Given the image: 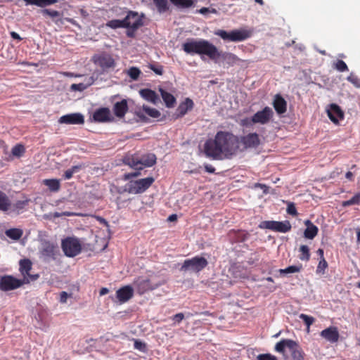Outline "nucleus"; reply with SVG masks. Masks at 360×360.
Wrapping results in <instances>:
<instances>
[{"mask_svg":"<svg viewBox=\"0 0 360 360\" xmlns=\"http://www.w3.org/2000/svg\"><path fill=\"white\" fill-rule=\"evenodd\" d=\"M193 101L191 98H186L185 101L181 103L176 108V117L178 118L184 116L188 112V111H190L193 109Z\"/></svg>","mask_w":360,"mask_h":360,"instance_id":"24","label":"nucleus"},{"mask_svg":"<svg viewBox=\"0 0 360 360\" xmlns=\"http://www.w3.org/2000/svg\"><path fill=\"white\" fill-rule=\"evenodd\" d=\"M41 13L43 16H49L52 21L58 26L64 25V20L61 18L63 14L58 11L44 8L41 11Z\"/></svg>","mask_w":360,"mask_h":360,"instance_id":"23","label":"nucleus"},{"mask_svg":"<svg viewBox=\"0 0 360 360\" xmlns=\"http://www.w3.org/2000/svg\"><path fill=\"white\" fill-rule=\"evenodd\" d=\"M327 114L329 119L336 124L339 123L340 120L344 119V112L335 103H332L329 105V108L327 109Z\"/></svg>","mask_w":360,"mask_h":360,"instance_id":"19","label":"nucleus"},{"mask_svg":"<svg viewBox=\"0 0 360 360\" xmlns=\"http://www.w3.org/2000/svg\"><path fill=\"white\" fill-rule=\"evenodd\" d=\"M257 360H278V359L271 354H261L257 356Z\"/></svg>","mask_w":360,"mask_h":360,"instance_id":"51","label":"nucleus"},{"mask_svg":"<svg viewBox=\"0 0 360 360\" xmlns=\"http://www.w3.org/2000/svg\"><path fill=\"white\" fill-rule=\"evenodd\" d=\"M153 3L160 13H164L169 10L167 0H153Z\"/></svg>","mask_w":360,"mask_h":360,"instance_id":"34","label":"nucleus"},{"mask_svg":"<svg viewBox=\"0 0 360 360\" xmlns=\"http://www.w3.org/2000/svg\"><path fill=\"white\" fill-rule=\"evenodd\" d=\"M302 268V265H299V266L292 265V266H289L285 269H280L279 272L281 274H293V273L300 272L301 271Z\"/></svg>","mask_w":360,"mask_h":360,"instance_id":"42","label":"nucleus"},{"mask_svg":"<svg viewBox=\"0 0 360 360\" xmlns=\"http://www.w3.org/2000/svg\"><path fill=\"white\" fill-rule=\"evenodd\" d=\"M182 49L187 54L200 55L202 59H203V56H207L215 64L224 68L233 66L239 60L235 54L220 51L215 45L202 39H188L182 44Z\"/></svg>","mask_w":360,"mask_h":360,"instance_id":"1","label":"nucleus"},{"mask_svg":"<svg viewBox=\"0 0 360 360\" xmlns=\"http://www.w3.org/2000/svg\"><path fill=\"white\" fill-rule=\"evenodd\" d=\"M143 111L153 118H158L160 116V112L155 108H150L147 105H143Z\"/></svg>","mask_w":360,"mask_h":360,"instance_id":"40","label":"nucleus"},{"mask_svg":"<svg viewBox=\"0 0 360 360\" xmlns=\"http://www.w3.org/2000/svg\"><path fill=\"white\" fill-rule=\"evenodd\" d=\"M134 349H136L140 352H147L146 344L140 340H134Z\"/></svg>","mask_w":360,"mask_h":360,"instance_id":"46","label":"nucleus"},{"mask_svg":"<svg viewBox=\"0 0 360 360\" xmlns=\"http://www.w3.org/2000/svg\"><path fill=\"white\" fill-rule=\"evenodd\" d=\"M321 336L331 343H334L339 340V332L336 327H329L321 332Z\"/></svg>","mask_w":360,"mask_h":360,"instance_id":"21","label":"nucleus"},{"mask_svg":"<svg viewBox=\"0 0 360 360\" xmlns=\"http://www.w3.org/2000/svg\"><path fill=\"white\" fill-rule=\"evenodd\" d=\"M140 96L146 101L152 103L154 105L160 102V98L155 91L150 89H143L139 91Z\"/></svg>","mask_w":360,"mask_h":360,"instance_id":"25","label":"nucleus"},{"mask_svg":"<svg viewBox=\"0 0 360 360\" xmlns=\"http://www.w3.org/2000/svg\"><path fill=\"white\" fill-rule=\"evenodd\" d=\"M328 267V262L325 259V258H321L319 262L317 269H316V273L317 274H324V271Z\"/></svg>","mask_w":360,"mask_h":360,"instance_id":"48","label":"nucleus"},{"mask_svg":"<svg viewBox=\"0 0 360 360\" xmlns=\"http://www.w3.org/2000/svg\"><path fill=\"white\" fill-rule=\"evenodd\" d=\"M11 36L14 39H18V40H21L22 39V38L20 37V35L17 32H11Z\"/></svg>","mask_w":360,"mask_h":360,"instance_id":"61","label":"nucleus"},{"mask_svg":"<svg viewBox=\"0 0 360 360\" xmlns=\"http://www.w3.org/2000/svg\"><path fill=\"white\" fill-rule=\"evenodd\" d=\"M184 319L183 313H178L173 316V321L175 323H179Z\"/></svg>","mask_w":360,"mask_h":360,"instance_id":"54","label":"nucleus"},{"mask_svg":"<svg viewBox=\"0 0 360 360\" xmlns=\"http://www.w3.org/2000/svg\"><path fill=\"white\" fill-rule=\"evenodd\" d=\"M163 280L156 281L154 278L149 279L139 278L136 281V285L139 294H143L148 290H153L163 285Z\"/></svg>","mask_w":360,"mask_h":360,"instance_id":"12","label":"nucleus"},{"mask_svg":"<svg viewBox=\"0 0 360 360\" xmlns=\"http://www.w3.org/2000/svg\"><path fill=\"white\" fill-rule=\"evenodd\" d=\"M32 269V262L28 259H21L20 261V271L23 276V281L25 283L34 281L39 278L38 274H30V271Z\"/></svg>","mask_w":360,"mask_h":360,"instance_id":"16","label":"nucleus"},{"mask_svg":"<svg viewBox=\"0 0 360 360\" xmlns=\"http://www.w3.org/2000/svg\"><path fill=\"white\" fill-rule=\"evenodd\" d=\"M125 20L123 19H114L109 20L106 22V26L111 29H117V28H125L127 24H125Z\"/></svg>","mask_w":360,"mask_h":360,"instance_id":"33","label":"nucleus"},{"mask_svg":"<svg viewBox=\"0 0 360 360\" xmlns=\"http://www.w3.org/2000/svg\"><path fill=\"white\" fill-rule=\"evenodd\" d=\"M177 219V215L175 214H172L171 215L169 216L167 220L169 221H174Z\"/></svg>","mask_w":360,"mask_h":360,"instance_id":"62","label":"nucleus"},{"mask_svg":"<svg viewBox=\"0 0 360 360\" xmlns=\"http://www.w3.org/2000/svg\"><path fill=\"white\" fill-rule=\"evenodd\" d=\"M274 112L270 107H265L263 110L257 112L251 119L252 123L265 124L269 122L273 117Z\"/></svg>","mask_w":360,"mask_h":360,"instance_id":"17","label":"nucleus"},{"mask_svg":"<svg viewBox=\"0 0 360 360\" xmlns=\"http://www.w3.org/2000/svg\"><path fill=\"white\" fill-rule=\"evenodd\" d=\"M299 318L304 322L305 325L307 327V330L309 331V327L311 325L313 324V323L315 321V319L312 316H308L304 314H300L299 315Z\"/></svg>","mask_w":360,"mask_h":360,"instance_id":"45","label":"nucleus"},{"mask_svg":"<svg viewBox=\"0 0 360 360\" xmlns=\"http://www.w3.org/2000/svg\"><path fill=\"white\" fill-rule=\"evenodd\" d=\"M134 295V290L130 285H125L116 291V297L120 303L129 300Z\"/></svg>","mask_w":360,"mask_h":360,"instance_id":"20","label":"nucleus"},{"mask_svg":"<svg viewBox=\"0 0 360 360\" xmlns=\"http://www.w3.org/2000/svg\"><path fill=\"white\" fill-rule=\"evenodd\" d=\"M273 106L276 112L281 115L286 112L287 102L280 94H276L273 101Z\"/></svg>","mask_w":360,"mask_h":360,"instance_id":"26","label":"nucleus"},{"mask_svg":"<svg viewBox=\"0 0 360 360\" xmlns=\"http://www.w3.org/2000/svg\"><path fill=\"white\" fill-rule=\"evenodd\" d=\"M287 212H288V214H289L292 216L297 215V212L296 207L295 206V204L293 202H289L288 204Z\"/></svg>","mask_w":360,"mask_h":360,"instance_id":"52","label":"nucleus"},{"mask_svg":"<svg viewBox=\"0 0 360 360\" xmlns=\"http://www.w3.org/2000/svg\"><path fill=\"white\" fill-rule=\"evenodd\" d=\"M26 5H35L39 7H46L58 2V0H23Z\"/></svg>","mask_w":360,"mask_h":360,"instance_id":"30","label":"nucleus"},{"mask_svg":"<svg viewBox=\"0 0 360 360\" xmlns=\"http://www.w3.org/2000/svg\"><path fill=\"white\" fill-rule=\"evenodd\" d=\"M25 151V147L22 144H17L12 148L11 155L14 157H21Z\"/></svg>","mask_w":360,"mask_h":360,"instance_id":"41","label":"nucleus"},{"mask_svg":"<svg viewBox=\"0 0 360 360\" xmlns=\"http://www.w3.org/2000/svg\"><path fill=\"white\" fill-rule=\"evenodd\" d=\"M73 215V213H71V212H54L53 214H52V216L54 217V218H58L60 217H62V216H72Z\"/></svg>","mask_w":360,"mask_h":360,"instance_id":"55","label":"nucleus"},{"mask_svg":"<svg viewBox=\"0 0 360 360\" xmlns=\"http://www.w3.org/2000/svg\"><path fill=\"white\" fill-rule=\"evenodd\" d=\"M25 282L22 280L6 275L0 278V290L2 291L12 290L20 287Z\"/></svg>","mask_w":360,"mask_h":360,"instance_id":"13","label":"nucleus"},{"mask_svg":"<svg viewBox=\"0 0 360 360\" xmlns=\"http://www.w3.org/2000/svg\"><path fill=\"white\" fill-rule=\"evenodd\" d=\"M127 74L132 80L136 81L140 77L141 72L136 67H131L129 70H127Z\"/></svg>","mask_w":360,"mask_h":360,"instance_id":"39","label":"nucleus"},{"mask_svg":"<svg viewBox=\"0 0 360 360\" xmlns=\"http://www.w3.org/2000/svg\"><path fill=\"white\" fill-rule=\"evenodd\" d=\"M109 292V290L107 288H102L100 290V295H105Z\"/></svg>","mask_w":360,"mask_h":360,"instance_id":"63","label":"nucleus"},{"mask_svg":"<svg viewBox=\"0 0 360 360\" xmlns=\"http://www.w3.org/2000/svg\"><path fill=\"white\" fill-rule=\"evenodd\" d=\"M210 11V9L206 7H202L199 10V13L201 14H206Z\"/></svg>","mask_w":360,"mask_h":360,"instance_id":"64","label":"nucleus"},{"mask_svg":"<svg viewBox=\"0 0 360 360\" xmlns=\"http://www.w3.org/2000/svg\"><path fill=\"white\" fill-rule=\"evenodd\" d=\"M148 68L158 75H162L163 74V67L161 65L149 64Z\"/></svg>","mask_w":360,"mask_h":360,"instance_id":"50","label":"nucleus"},{"mask_svg":"<svg viewBox=\"0 0 360 360\" xmlns=\"http://www.w3.org/2000/svg\"><path fill=\"white\" fill-rule=\"evenodd\" d=\"M141 174L140 170H136L134 172L126 173L124 174V180H130L133 177H136Z\"/></svg>","mask_w":360,"mask_h":360,"instance_id":"53","label":"nucleus"},{"mask_svg":"<svg viewBox=\"0 0 360 360\" xmlns=\"http://www.w3.org/2000/svg\"><path fill=\"white\" fill-rule=\"evenodd\" d=\"M68 297H69V295L66 292H65V291L61 292L60 294V302L65 303L67 302Z\"/></svg>","mask_w":360,"mask_h":360,"instance_id":"57","label":"nucleus"},{"mask_svg":"<svg viewBox=\"0 0 360 360\" xmlns=\"http://www.w3.org/2000/svg\"><path fill=\"white\" fill-rule=\"evenodd\" d=\"M93 120L96 122H105L110 121V111L108 108H101L93 114Z\"/></svg>","mask_w":360,"mask_h":360,"instance_id":"22","label":"nucleus"},{"mask_svg":"<svg viewBox=\"0 0 360 360\" xmlns=\"http://www.w3.org/2000/svg\"><path fill=\"white\" fill-rule=\"evenodd\" d=\"M347 81L351 82L355 87L360 88V79L353 73H351L347 77Z\"/></svg>","mask_w":360,"mask_h":360,"instance_id":"49","label":"nucleus"},{"mask_svg":"<svg viewBox=\"0 0 360 360\" xmlns=\"http://www.w3.org/2000/svg\"><path fill=\"white\" fill-rule=\"evenodd\" d=\"M334 68L339 72H345L348 70L347 64L342 60H338L334 63Z\"/></svg>","mask_w":360,"mask_h":360,"instance_id":"47","label":"nucleus"},{"mask_svg":"<svg viewBox=\"0 0 360 360\" xmlns=\"http://www.w3.org/2000/svg\"><path fill=\"white\" fill-rule=\"evenodd\" d=\"M43 183L52 192H57L60 187V180L56 179H44Z\"/></svg>","mask_w":360,"mask_h":360,"instance_id":"31","label":"nucleus"},{"mask_svg":"<svg viewBox=\"0 0 360 360\" xmlns=\"http://www.w3.org/2000/svg\"><path fill=\"white\" fill-rule=\"evenodd\" d=\"M208 264L207 259L203 257L195 256L191 259H185L180 268L183 273L198 274Z\"/></svg>","mask_w":360,"mask_h":360,"instance_id":"7","label":"nucleus"},{"mask_svg":"<svg viewBox=\"0 0 360 360\" xmlns=\"http://www.w3.org/2000/svg\"><path fill=\"white\" fill-rule=\"evenodd\" d=\"M97 220L101 224L105 226L106 227H109L108 222L101 217H96Z\"/></svg>","mask_w":360,"mask_h":360,"instance_id":"60","label":"nucleus"},{"mask_svg":"<svg viewBox=\"0 0 360 360\" xmlns=\"http://www.w3.org/2000/svg\"><path fill=\"white\" fill-rule=\"evenodd\" d=\"M82 168V165L72 166L70 169H67L64 174L63 177L65 179H70L72 177L73 174L79 172Z\"/></svg>","mask_w":360,"mask_h":360,"instance_id":"37","label":"nucleus"},{"mask_svg":"<svg viewBox=\"0 0 360 360\" xmlns=\"http://www.w3.org/2000/svg\"><path fill=\"white\" fill-rule=\"evenodd\" d=\"M57 251V246L54 243L49 240L42 241L40 252L46 262L55 260Z\"/></svg>","mask_w":360,"mask_h":360,"instance_id":"15","label":"nucleus"},{"mask_svg":"<svg viewBox=\"0 0 360 360\" xmlns=\"http://www.w3.org/2000/svg\"><path fill=\"white\" fill-rule=\"evenodd\" d=\"M170 1L179 8H187L193 5V0H170Z\"/></svg>","mask_w":360,"mask_h":360,"instance_id":"36","label":"nucleus"},{"mask_svg":"<svg viewBox=\"0 0 360 360\" xmlns=\"http://www.w3.org/2000/svg\"><path fill=\"white\" fill-rule=\"evenodd\" d=\"M276 352L283 354L288 359V354H290L291 360H304L303 352L298 343L290 339H282L275 345Z\"/></svg>","mask_w":360,"mask_h":360,"instance_id":"3","label":"nucleus"},{"mask_svg":"<svg viewBox=\"0 0 360 360\" xmlns=\"http://www.w3.org/2000/svg\"><path fill=\"white\" fill-rule=\"evenodd\" d=\"M122 14H126L124 17V20H126L125 28L127 29L126 35L128 37L134 38L135 37V33L138 29L143 25V19L144 18V14L141 13V15L134 11H129L126 8L122 11Z\"/></svg>","mask_w":360,"mask_h":360,"instance_id":"4","label":"nucleus"},{"mask_svg":"<svg viewBox=\"0 0 360 360\" xmlns=\"http://www.w3.org/2000/svg\"><path fill=\"white\" fill-rule=\"evenodd\" d=\"M238 136L227 131H218L214 139L207 140L204 146L207 157L214 160L231 158L238 153Z\"/></svg>","mask_w":360,"mask_h":360,"instance_id":"2","label":"nucleus"},{"mask_svg":"<svg viewBox=\"0 0 360 360\" xmlns=\"http://www.w3.org/2000/svg\"><path fill=\"white\" fill-rule=\"evenodd\" d=\"M360 203V194L354 195L351 199L343 201L342 205L343 207H347L352 205H359Z\"/></svg>","mask_w":360,"mask_h":360,"instance_id":"44","label":"nucleus"},{"mask_svg":"<svg viewBox=\"0 0 360 360\" xmlns=\"http://www.w3.org/2000/svg\"><path fill=\"white\" fill-rule=\"evenodd\" d=\"M5 233L8 238L15 240L20 239L22 235V231L19 229H10Z\"/></svg>","mask_w":360,"mask_h":360,"instance_id":"35","label":"nucleus"},{"mask_svg":"<svg viewBox=\"0 0 360 360\" xmlns=\"http://www.w3.org/2000/svg\"><path fill=\"white\" fill-rule=\"evenodd\" d=\"M301 255L300 259L302 261H308L310 258L309 248L306 245H302L300 248Z\"/></svg>","mask_w":360,"mask_h":360,"instance_id":"43","label":"nucleus"},{"mask_svg":"<svg viewBox=\"0 0 360 360\" xmlns=\"http://www.w3.org/2000/svg\"><path fill=\"white\" fill-rule=\"evenodd\" d=\"M205 169L207 172L208 173H210V174H213L215 172V169L213 166H212L211 165H205Z\"/></svg>","mask_w":360,"mask_h":360,"instance_id":"58","label":"nucleus"},{"mask_svg":"<svg viewBox=\"0 0 360 360\" xmlns=\"http://www.w3.org/2000/svg\"><path fill=\"white\" fill-rule=\"evenodd\" d=\"M128 110L127 101L122 99L121 101L117 102L114 104L113 112L116 117H123Z\"/></svg>","mask_w":360,"mask_h":360,"instance_id":"27","label":"nucleus"},{"mask_svg":"<svg viewBox=\"0 0 360 360\" xmlns=\"http://www.w3.org/2000/svg\"><path fill=\"white\" fill-rule=\"evenodd\" d=\"M214 34L220 37L224 41L237 42L247 39L250 37L251 33L244 29L233 30L230 32L224 30H217L214 32Z\"/></svg>","mask_w":360,"mask_h":360,"instance_id":"8","label":"nucleus"},{"mask_svg":"<svg viewBox=\"0 0 360 360\" xmlns=\"http://www.w3.org/2000/svg\"><path fill=\"white\" fill-rule=\"evenodd\" d=\"M156 156L153 153H147L141 157L131 156L124 159L125 165L135 170H142L145 167H150L156 163Z\"/></svg>","mask_w":360,"mask_h":360,"instance_id":"5","label":"nucleus"},{"mask_svg":"<svg viewBox=\"0 0 360 360\" xmlns=\"http://www.w3.org/2000/svg\"><path fill=\"white\" fill-rule=\"evenodd\" d=\"M63 20H64V22L66 21V22H68L71 24H72L73 25H75L77 26L79 30L82 29V27L79 24H78L76 20H75L73 18H63Z\"/></svg>","mask_w":360,"mask_h":360,"instance_id":"56","label":"nucleus"},{"mask_svg":"<svg viewBox=\"0 0 360 360\" xmlns=\"http://www.w3.org/2000/svg\"><path fill=\"white\" fill-rule=\"evenodd\" d=\"M260 228L278 231L280 233H287L291 229V224L289 221H264L260 225Z\"/></svg>","mask_w":360,"mask_h":360,"instance_id":"11","label":"nucleus"},{"mask_svg":"<svg viewBox=\"0 0 360 360\" xmlns=\"http://www.w3.org/2000/svg\"><path fill=\"white\" fill-rule=\"evenodd\" d=\"M11 201L5 193L0 191V210L7 211L10 209Z\"/></svg>","mask_w":360,"mask_h":360,"instance_id":"32","label":"nucleus"},{"mask_svg":"<svg viewBox=\"0 0 360 360\" xmlns=\"http://www.w3.org/2000/svg\"><path fill=\"white\" fill-rule=\"evenodd\" d=\"M153 177H147L139 180H130L123 188L119 190V193L127 192L131 194H138L145 192L154 182Z\"/></svg>","mask_w":360,"mask_h":360,"instance_id":"6","label":"nucleus"},{"mask_svg":"<svg viewBox=\"0 0 360 360\" xmlns=\"http://www.w3.org/2000/svg\"><path fill=\"white\" fill-rule=\"evenodd\" d=\"M255 187H259L261 188L262 190H263V193H268L269 191H268V189H269V187L266 186V185L264 184H255Z\"/></svg>","mask_w":360,"mask_h":360,"instance_id":"59","label":"nucleus"},{"mask_svg":"<svg viewBox=\"0 0 360 360\" xmlns=\"http://www.w3.org/2000/svg\"><path fill=\"white\" fill-rule=\"evenodd\" d=\"M260 143L259 135L255 132L241 136L238 137V146H240L238 153L243 152L250 148H257Z\"/></svg>","mask_w":360,"mask_h":360,"instance_id":"10","label":"nucleus"},{"mask_svg":"<svg viewBox=\"0 0 360 360\" xmlns=\"http://www.w3.org/2000/svg\"><path fill=\"white\" fill-rule=\"evenodd\" d=\"M89 79L91 80V82H88L87 84H84V83L72 84L70 86V90H72L73 91H83L93 83L92 77H90Z\"/></svg>","mask_w":360,"mask_h":360,"instance_id":"38","label":"nucleus"},{"mask_svg":"<svg viewBox=\"0 0 360 360\" xmlns=\"http://www.w3.org/2000/svg\"><path fill=\"white\" fill-rule=\"evenodd\" d=\"M304 224L307 228L304 232V236L307 239H313L316 237L318 233L319 229L315 226L310 220L307 219L304 221Z\"/></svg>","mask_w":360,"mask_h":360,"instance_id":"28","label":"nucleus"},{"mask_svg":"<svg viewBox=\"0 0 360 360\" xmlns=\"http://www.w3.org/2000/svg\"><path fill=\"white\" fill-rule=\"evenodd\" d=\"M94 63L100 66L103 71H108L116 66V63L112 56L108 53H103L94 57Z\"/></svg>","mask_w":360,"mask_h":360,"instance_id":"14","label":"nucleus"},{"mask_svg":"<svg viewBox=\"0 0 360 360\" xmlns=\"http://www.w3.org/2000/svg\"><path fill=\"white\" fill-rule=\"evenodd\" d=\"M58 122L65 124H82L84 123V117L80 112L70 113L61 116Z\"/></svg>","mask_w":360,"mask_h":360,"instance_id":"18","label":"nucleus"},{"mask_svg":"<svg viewBox=\"0 0 360 360\" xmlns=\"http://www.w3.org/2000/svg\"><path fill=\"white\" fill-rule=\"evenodd\" d=\"M61 248L64 254L69 257L79 255L82 251V245L79 240L73 237H68L62 240Z\"/></svg>","mask_w":360,"mask_h":360,"instance_id":"9","label":"nucleus"},{"mask_svg":"<svg viewBox=\"0 0 360 360\" xmlns=\"http://www.w3.org/2000/svg\"><path fill=\"white\" fill-rule=\"evenodd\" d=\"M161 96L167 108H172L176 103L175 97L170 93L166 91L162 88H159Z\"/></svg>","mask_w":360,"mask_h":360,"instance_id":"29","label":"nucleus"}]
</instances>
